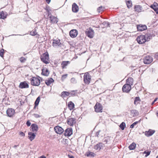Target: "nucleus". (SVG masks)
<instances>
[{
  "label": "nucleus",
  "mask_w": 158,
  "mask_h": 158,
  "mask_svg": "<svg viewBox=\"0 0 158 158\" xmlns=\"http://www.w3.org/2000/svg\"><path fill=\"white\" fill-rule=\"evenodd\" d=\"M4 51L5 50L3 49H2L0 50V56L3 58V57Z\"/></svg>",
  "instance_id": "nucleus-42"
},
{
  "label": "nucleus",
  "mask_w": 158,
  "mask_h": 158,
  "mask_svg": "<svg viewBox=\"0 0 158 158\" xmlns=\"http://www.w3.org/2000/svg\"><path fill=\"white\" fill-rule=\"evenodd\" d=\"M19 135L22 136H25V134L23 132L20 131L19 132Z\"/></svg>",
  "instance_id": "nucleus-51"
},
{
  "label": "nucleus",
  "mask_w": 158,
  "mask_h": 158,
  "mask_svg": "<svg viewBox=\"0 0 158 158\" xmlns=\"http://www.w3.org/2000/svg\"><path fill=\"white\" fill-rule=\"evenodd\" d=\"M67 74H65L62 75L61 77V80L62 81H63L67 77Z\"/></svg>",
  "instance_id": "nucleus-46"
},
{
  "label": "nucleus",
  "mask_w": 158,
  "mask_h": 158,
  "mask_svg": "<svg viewBox=\"0 0 158 158\" xmlns=\"http://www.w3.org/2000/svg\"><path fill=\"white\" fill-rule=\"evenodd\" d=\"M126 3L127 5V7L128 8H130L131 7H132V2L131 1L128 0L126 1Z\"/></svg>",
  "instance_id": "nucleus-37"
},
{
  "label": "nucleus",
  "mask_w": 158,
  "mask_h": 158,
  "mask_svg": "<svg viewBox=\"0 0 158 158\" xmlns=\"http://www.w3.org/2000/svg\"><path fill=\"white\" fill-rule=\"evenodd\" d=\"M30 35L32 36L36 35V37L38 38L40 36V35L37 34V32H36V29L35 28L34 29L30 32Z\"/></svg>",
  "instance_id": "nucleus-29"
},
{
  "label": "nucleus",
  "mask_w": 158,
  "mask_h": 158,
  "mask_svg": "<svg viewBox=\"0 0 158 158\" xmlns=\"http://www.w3.org/2000/svg\"><path fill=\"white\" fill-rule=\"evenodd\" d=\"M67 156L69 157V158H74L73 156L71 155H70L69 154H68L67 155Z\"/></svg>",
  "instance_id": "nucleus-55"
},
{
  "label": "nucleus",
  "mask_w": 158,
  "mask_h": 158,
  "mask_svg": "<svg viewBox=\"0 0 158 158\" xmlns=\"http://www.w3.org/2000/svg\"><path fill=\"white\" fill-rule=\"evenodd\" d=\"M78 34V31L76 29H73L70 31L69 35L70 37L72 38H74L76 37Z\"/></svg>",
  "instance_id": "nucleus-15"
},
{
  "label": "nucleus",
  "mask_w": 158,
  "mask_h": 158,
  "mask_svg": "<svg viewBox=\"0 0 158 158\" xmlns=\"http://www.w3.org/2000/svg\"><path fill=\"white\" fill-rule=\"evenodd\" d=\"M150 153V152L145 151L143 152V154H146V155L145 156V157H147L149 155Z\"/></svg>",
  "instance_id": "nucleus-48"
},
{
  "label": "nucleus",
  "mask_w": 158,
  "mask_h": 158,
  "mask_svg": "<svg viewBox=\"0 0 158 158\" xmlns=\"http://www.w3.org/2000/svg\"><path fill=\"white\" fill-rule=\"evenodd\" d=\"M155 132V130L150 129L148 131H145V135L147 137H149L154 134Z\"/></svg>",
  "instance_id": "nucleus-20"
},
{
  "label": "nucleus",
  "mask_w": 158,
  "mask_h": 158,
  "mask_svg": "<svg viewBox=\"0 0 158 158\" xmlns=\"http://www.w3.org/2000/svg\"><path fill=\"white\" fill-rule=\"evenodd\" d=\"M79 10V8L78 6L75 3H74L72 5V10L73 12H77Z\"/></svg>",
  "instance_id": "nucleus-23"
},
{
  "label": "nucleus",
  "mask_w": 158,
  "mask_h": 158,
  "mask_svg": "<svg viewBox=\"0 0 158 158\" xmlns=\"http://www.w3.org/2000/svg\"><path fill=\"white\" fill-rule=\"evenodd\" d=\"M134 9V11L137 13H139L143 11L142 7L141 6L139 5H135Z\"/></svg>",
  "instance_id": "nucleus-11"
},
{
  "label": "nucleus",
  "mask_w": 158,
  "mask_h": 158,
  "mask_svg": "<svg viewBox=\"0 0 158 158\" xmlns=\"http://www.w3.org/2000/svg\"><path fill=\"white\" fill-rule=\"evenodd\" d=\"M96 154L92 152H89V156L93 157L96 156Z\"/></svg>",
  "instance_id": "nucleus-49"
},
{
  "label": "nucleus",
  "mask_w": 158,
  "mask_h": 158,
  "mask_svg": "<svg viewBox=\"0 0 158 158\" xmlns=\"http://www.w3.org/2000/svg\"><path fill=\"white\" fill-rule=\"evenodd\" d=\"M49 19L50 21V22L52 23H56L58 21V19L57 17L55 16H50Z\"/></svg>",
  "instance_id": "nucleus-13"
},
{
  "label": "nucleus",
  "mask_w": 158,
  "mask_h": 158,
  "mask_svg": "<svg viewBox=\"0 0 158 158\" xmlns=\"http://www.w3.org/2000/svg\"><path fill=\"white\" fill-rule=\"evenodd\" d=\"M19 87L21 89L27 88L29 87V85L26 81L21 82L19 85Z\"/></svg>",
  "instance_id": "nucleus-9"
},
{
  "label": "nucleus",
  "mask_w": 158,
  "mask_h": 158,
  "mask_svg": "<svg viewBox=\"0 0 158 158\" xmlns=\"http://www.w3.org/2000/svg\"><path fill=\"white\" fill-rule=\"evenodd\" d=\"M134 80L133 79L132 77H129L126 80V84H127L131 86L133 84Z\"/></svg>",
  "instance_id": "nucleus-26"
},
{
  "label": "nucleus",
  "mask_w": 158,
  "mask_h": 158,
  "mask_svg": "<svg viewBox=\"0 0 158 158\" xmlns=\"http://www.w3.org/2000/svg\"><path fill=\"white\" fill-rule=\"evenodd\" d=\"M54 82V80L51 77L49 78L48 80L45 81V84L48 86L50 85L52 83H53Z\"/></svg>",
  "instance_id": "nucleus-28"
},
{
  "label": "nucleus",
  "mask_w": 158,
  "mask_h": 158,
  "mask_svg": "<svg viewBox=\"0 0 158 158\" xmlns=\"http://www.w3.org/2000/svg\"><path fill=\"white\" fill-rule=\"evenodd\" d=\"M73 133L72 128H68L66 129L64 133V135L65 136H70Z\"/></svg>",
  "instance_id": "nucleus-12"
},
{
  "label": "nucleus",
  "mask_w": 158,
  "mask_h": 158,
  "mask_svg": "<svg viewBox=\"0 0 158 158\" xmlns=\"http://www.w3.org/2000/svg\"><path fill=\"white\" fill-rule=\"evenodd\" d=\"M54 130L57 134H61L64 131V129L60 127L57 126L54 128Z\"/></svg>",
  "instance_id": "nucleus-8"
},
{
  "label": "nucleus",
  "mask_w": 158,
  "mask_h": 158,
  "mask_svg": "<svg viewBox=\"0 0 158 158\" xmlns=\"http://www.w3.org/2000/svg\"><path fill=\"white\" fill-rule=\"evenodd\" d=\"M69 92L70 95L69 97H74L77 95V90H72Z\"/></svg>",
  "instance_id": "nucleus-34"
},
{
  "label": "nucleus",
  "mask_w": 158,
  "mask_h": 158,
  "mask_svg": "<svg viewBox=\"0 0 158 158\" xmlns=\"http://www.w3.org/2000/svg\"><path fill=\"white\" fill-rule=\"evenodd\" d=\"M40 158H46V157L44 155L40 157Z\"/></svg>",
  "instance_id": "nucleus-59"
},
{
  "label": "nucleus",
  "mask_w": 158,
  "mask_h": 158,
  "mask_svg": "<svg viewBox=\"0 0 158 158\" xmlns=\"http://www.w3.org/2000/svg\"><path fill=\"white\" fill-rule=\"evenodd\" d=\"M155 58L157 60H158V53H156L155 55Z\"/></svg>",
  "instance_id": "nucleus-56"
},
{
  "label": "nucleus",
  "mask_w": 158,
  "mask_h": 158,
  "mask_svg": "<svg viewBox=\"0 0 158 158\" xmlns=\"http://www.w3.org/2000/svg\"><path fill=\"white\" fill-rule=\"evenodd\" d=\"M119 127L122 130H123L124 128L126 127L125 123L123 122L120 125Z\"/></svg>",
  "instance_id": "nucleus-39"
},
{
  "label": "nucleus",
  "mask_w": 158,
  "mask_h": 158,
  "mask_svg": "<svg viewBox=\"0 0 158 158\" xmlns=\"http://www.w3.org/2000/svg\"><path fill=\"white\" fill-rule=\"evenodd\" d=\"M136 144L135 143H132L128 147V148L130 150H132L135 149L136 147Z\"/></svg>",
  "instance_id": "nucleus-35"
},
{
  "label": "nucleus",
  "mask_w": 158,
  "mask_h": 158,
  "mask_svg": "<svg viewBox=\"0 0 158 158\" xmlns=\"http://www.w3.org/2000/svg\"><path fill=\"white\" fill-rule=\"evenodd\" d=\"M70 62L69 61H63L61 63V67L62 69L66 68V66L69 64Z\"/></svg>",
  "instance_id": "nucleus-24"
},
{
  "label": "nucleus",
  "mask_w": 158,
  "mask_h": 158,
  "mask_svg": "<svg viewBox=\"0 0 158 158\" xmlns=\"http://www.w3.org/2000/svg\"><path fill=\"white\" fill-rule=\"evenodd\" d=\"M94 35V31L89 27V38H93Z\"/></svg>",
  "instance_id": "nucleus-38"
},
{
  "label": "nucleus",
  "mask_w": 158,
  "mask_h": 158,
  "mask_svg": "<svg viewBox=\"0 0 158 158\" xmlns=\"http://www.w3.org/2000/svg\"><path fill=\"white\" fill-rule=\"evenodd\" d=\"M31 123L29 120H28L26 123V124L28 127L30 126L31 125Z\"/></svg>",
  "instance_id": "nucleus-53"
},
{
  "label": "nucleus",
  "mask_w": 158,
  "mask_h": 158,
  "mask_svg": "<svg viewBox=\"0 0 158 158\" xmlns=\"http://www.w3.org/2000/svg\"><path fill=\"white\" fill-rule=\"evenodd\" d=\"M140 101V99L139 97H136L135 98L134 103L135 105H137L139 103V101Z\"/></svg>",
  "instance_id": "nucleus-40"
},
{
  "label": "nucleus",
  "mask_w": 158,
  "mask_h": 158,
  "mask_svg": "<svg viewBox=\"0 0 158 158\" xmlns=\"http://www.w3.org/2000/svg\"><path fill=\"white\" fill-rule=\"evenodd\" d=\"M150 7L153 9L157 14L158 13V4L156 2H155L153 4L151 5Z\"/></svg>",
  "instance_id": "nucleus-19"
},
{
  "label": "nucleus",
  "mask_w": 158,
  "mask_h": 158,
  "mask_svg": "<svg viewBox=\"0 0 158 158\" xmlns=\"http://www.w3.org/2000/svg\"><path fill=\"white\" fill-rule=\"evenodd\" d=\"M130 114L132 116L134 117L138 115L139 114V112L136 110H130Z\"/></svg>",
  "instance_id": "nucleus-25"
},
{
  "label": "nucleus",
  "mask_w": 158,
  "mask_h": 158,
  "mask_svg": "<svg viewBox=\"0 0 158 158\" xmlns=\"http://www.w3.org/2000/svg\"><path fill=\"white\" fill-rule=\"evenodd\" d=\"M45 1L48 4H49L51 1V0H45Z\"/></svg>",
  "instance_id": "nucleus-58"
},
{
  "label": "nucleus",
  "mask_w": 158,
  "mask_h": 158,
  "mask_svg": "<svg viewBox=\"0 0 158 158\" xmlns=\"http://www.w3.org/2000/svg\"><path fill=\"white\" fill-rule=\"evenodd\" d=\"M158 99V98H155V99L154 100V102H156Z\"/></svg>",
  "instance_id": "nucleus-61"
},
{
  "label": "nucleus",
  "mask_w": 158,
  "mask_h": 158,
  "mask_svg": "<svg viewBox=\"0 0 158 158\" xmlns=\"http://www.w3.org/2000/svg\"><path fill=\"white\" fill-rule=\"evenodd\" d=\"M44 9L47 12L51 10L49 6L48 5L46 6Z\"/></svg>",
  "instance_id": "nucleus-45"
},
{
  "label": "nucleus",
  "mask_w": 158,
  "mask_h": 158,
  "mask_svg": "<svg viewBox=\"0 0 158 158\" xmlns=\"http://www.w3.org/2000/svg\"><path fill=\"white\" fill-rule=\"evenodd\" d=\"M103 143H99L94 146V149L100 151L103 147Z\"/></svg>",
  "instance_id": "nucleus-31"
},
{
  "label": "nucleus",
  "mask_w": 158,
  "mask_h": 158,
  "mask_svg": "<svg viewBox=\"0 0 158 158\" xmlns=\"http://www.w3.org/2000/svg\"><path fill=\"white\" fill-rule=\"evenodd\" d=\"M156 115L158 117V112L157 113Z\"/></svg>",
  "instance_id": "nucleus-63"
},
{
  "label": "nucleus",
  "mask_w": 158,
  "mask_h": 158,
  "mask_svg": "<svg viewBox=\"0 0 158 158\" xmlns=\"http://www.w3.org/2000/svg\"><path fill=\"white\" fill-rule=\"evenodd\" d=\"M33 115L36 118H40L41 116V115H40L37 114H33Z\"/></svg>",
  "instance_id": "nucleus-47"
},
{
  "label": "nucleus",
  "mask_w": 158,
  "mask_h": 158,
  "mask_svg": "<svg viewBox=\"0 0 158 158\" xmlns=\"http://www.w3.org/2000/svg\"><path fill=\"white\" fill-rule=\"evenodd\" d=\"M84 81L85 84H89V72L85 73L83 77Z\"/></svg>",
  "instance_id": "nucleus-17"
},
{
  "label": "nucleus",
  "mask_w": 158,
  "mask_h": 158,
  "mask_svg": "<svg viewBox=\"0 0 158 158\" xmlns=\"http://www.w3.org/2000/svg\"><path fill=\"white\" fill-rule=\"evenodd\" d=\"M42 79V78L39 76L32 77L30 79L31 84L33 86H38L40 83V80Z\"/></svg>",
  "instance_id": "nucleus-2"
},
{
  "label": "nucleus",
  "mask_w": 158,
  "mask_h": 158,
  "mask_svg": "<svg viewBox=\"0 0 158 158\" xmlns=\"http://www.w3.org/2000/svg\"><path fill=\"white\" fill-rule=\"evenodd\" d=\"M40 101V97L39 96L36 98L35 101V106L34 107V109H35L36 107L38 105L39 102Z\"/></svg>",
  "instance_id": "nucleus-36"
},
{
  "label": "nucleus",
  "mask_w": 158,
  "mask_h": 158,
  "mask_svg": "<svg viewBox=\"0 0 158 158\" xmlns=\"http://www.w3.org/2000/svg\"><path fill=\"white\" fill-rule=\"evenodd\" d=\"M71 82L72 83H74L76 82V80L75 78H72L71 79Z\"/></svg>",
  "instance_id": "nucleus-50"
},
{
  "label": "nucleus",
  "mask_w": 158,
  "mask_h": 158,
  "mask_svg": "<svg viewBox=\"0 0 158 158\" xmlns=\"http://www.w3.org/2000/svg\"><path fill=\"white\" fill-rule=\"evenodd\" d=\"M104 9V7H103L102 6H100L97 9L98 12L99 13H100L103 11Z\"/></svg>",
  "instance_id": "nucleus-41"
},
{
  "label": "nucleus",
  "mask_w": 158,
  "mask_h": 158,
  "mask_svg": "<svg viewBox=\"0 0 158 158\" xmlns=\"http://www.w3.org/2000/svg\"><path fill=\"white\" fill-rule=\"evenodd\" d=\"M19 146V145H15L13 147L14 148H16L18 146Z\"/></svg>",
  "instance_id": "nucleus-60"
},
{
  "label": "nucleus",
  "mask_w": 158,
  "mask_h": 158,
  "mask_svg": "<svg viewBox=\"0 0 158 158\" xmlns=\"http://www.w3.org/2000/svg\"><path fill=\"white\" fill-rule=\"evenodd\" d=\"M47 13H48V17L49 18V17L50 16H53L52 15L51 13L50 12V11H49L48 12H47Z\"/></svg>",
  "instance_id": "nucleus-54"
},
{
  "label": "nucleus",
  "mask_w": 158,
  "mask_h": 158,
  "mask_svg": "<svg viewBox=\"0 0 158 158\" xmlns=\"http://www.w3.org/2000/svg\"><path fill=\"white\" fill-rule=\"evenodd\" d=\"M76 119L75 118H68L67 120V123L71 126H73L76 123Z\"/></svg>",
  "instance_id": "nucleus-7"
},
{
  "label": "nucleus",
  "mask_w": 158,
  "mask_h": 158,
  "mask_svg": "<svg viewBox=\"0 0 158 158\" xmlns=\"http://www.w3.org/2000/svg\"><path fill=\"white\" fill-rule=\"evenodd\" d=\"M131 87L130 85H129L126 83L123 85L122 90L124 93H128L131 91Z\"/></svg>",
  "instance_id": "nucleus-5"
},
{
  "label": "nucleus",
  "mask_w": 158,
  "mask_h": 158,
  "mask_svg": "<svg viewBox=\"0 0 158 158\" xmlns=\"http://www.w3.org/2000/svg\"><path fill=\"white\" fill-rule=\"evenodd\" d=\"M7 15L8 14L6 12L2 11L0 13V18L1 19H5L6 18Z\"/></svg>",
  "instance_id": "nucleus-27"
},
{
  "label": "nucleus",
  "mask_w": 158,
  "mask_h": 158,
  "mask_svg": "<svg viewBox=\"0 0 158 158\" xmlns=\"http://www.w3.org/2000/svg\"><path fill=\"white\" fill-rule=\"evenodd\" d=\"M36 133H32V132H29L28 133V137L31 141H32L35 138Z\"/></svg>",
  "instance_id": "nucleus-22"
},
{
  "label": "nucleus",
  "mask_w": 158,
  "mask_h": 158,
  "mask_svg": "<svg viewBox=\"0 0 158 158\" xmlns=\"http://www.w3.org/2000/svg\"><path fill=\"white\" fill-rule=\"evenodd\" d=\"M3 100H6V98H3Z\"/></svg>",
  "instance_id": "nucleus-64"
},
{
  "label": "nucleus",
  "mask_w": 158,
  "mask_h": 158,
  "mask_svg": "<svg viewBox=\"0 0 158 158\" xmlns=\"http://www.w3.org/2000/svg\"><path fill=\"white\" fill-rule=\"evenodd\" d=\"M99 20L97 18H95L94 19L91 20V25L93 27H97V25L98 24Z\"/></svg>",
  "instance_id": "nucleus-14"
},
{
  "label": "nucleus",
  "mask_w": 158,
  "mask_h": 158,
  "mask_svg": "<svg viewBox=\"0 0 158 158\" xmlns=\"http://www.w3.org/2000/svg\"><path fill=\"white\" fill-rule=\"evenodd\" d=\"M138 30L139 31H142L146 30L147 29V27L145 25L140 24L137 26Z\"/></svg>",
  "instance_id": "nucleus-21"
},
{
  "label": "nucleus",
  "mask_w": 158,
  "mask_h": 158,
  "mask_svg": "<svg viewBox=\"0 0 158 158\" xmlns=\"http://www.w3.org/2000/svg\"><path fill=\"white\" fill-rule=\"evenodd\" d=\"M49 73V72L48 69H43L42 70L41 74L44 76H48Z\"/></svg>",
  "instance_id": "nucleus-30"
},
{
  "label": "nucleus",
  "mask_w": 158,
  "mask_h": 158,
  "mask_svg": "<svg viewBox=\"0 0 158 158\" xmlns=\"http://www.w3.org/2000/svg\"><path fill=\"white\" fill-rule=\"evenodd\" d=\"M140 122V120H139L138 121H136L133 124H132L130 126V127L131 128H134V126L135 125L137 124L139 122Z\"/></svg>",
  "instance_id": "nucleus-44"
},
{
  "label": "nucleus",
  "mask_w": 158,
  "mask_h": 158,
  "mask_svg": "<svg viewBox=\"0 0 158 158\" xmlns=\"http://www.w3.org/2000/svg\"><path fill=\"white\" fill-rule=\"evenodd\" d=\"M41 60L45 64H47L49 62V55L47 52L43 54V55L40 56Z\"/></svg>",
  "instance_id": "nucleus-3"
},
{
  "label": "nucleus",
  "mask_w": 158,
  "mask_h": 158,
  "mask_svg": "<svg viewBox=\"0 0 158 158\" xmlns=\"http://www.w3.org/2000/svg\"><path fill=\"white\" fill-rule=\"evenodd\" d=\"M155 102H154V101L152 102V105H153V104L154 103H155Z\"/></svg>",
  "instance_id": "nucleus-62"
},
{
  "label": "nucleus",
  "mask_w": 158,
  "mask_h": 158,
  "mask_svg": "<svg viewBox=\"0 0 158 158\" xmlns=\"http://www.w3.org/2000/svg\"><path fill=\"white\" fill-rule=\"evenodd\" d=\"M95 111L97 113L102 112L103 106L99 102H97L94 107Z\"/></svg>",
  "instance_id": "nucleus-4"
},
{
  "label": "nucleus",
  "mask_w": 158,
  "mask_h": 158,
  "mask_svg": "<svg viewBox=\"0 0 158 158\" xmlns=\"http://www.w3.org/2000/svg\"><path fill=\"white\" fill-rule=\"evenodd\" d=\"M74 104L72 101H70L68 102V107L70 110H73L74 108Z\"/></svg>",
  "instance_id": "nucleus-32"
},
{
  "label": "nucleus",
  "mask_w": 158,
  "mask_h": 158,
  "mask_svg": "<svg viewBox=\"0 0 158 158\" xmlns=\"http://www.w3.org/2000/svg\"><path fill=\"white\" fill-rule=\"evenodd\" d=\"M85 155L87 156H89V152L87 151L85 153Z\"/></svg>",
  "instance_id": "nucleus-57"
},
{
  "label": "nucleus",
  "mask_w": 158,
  "mask_h": 158,
  "mask_svg": "<svg viewBox=\"0 0 158 158\" xmlns=\"http://www.w3.org/2000/svg\"><path fill=\"white\" fill-rule=\"evenodd\" d=\"M69 92L68 91H63L61 93V96L63 98L65 97H69Z\"/></svg>",
  "instance_id": "nucleus-33"
},
{
  "label": "nucleus",
  "mask_w": 158,
  "mask_h": 158,
  "mask_svg": "<svg viewBox=\"0 0 158 158\" xmlns=\"http://www.w3.org/2000/svg\"><path fill=\"white\" fill-rule=\"evenodd\" d=\"M152 61V58L149 56H146L143 59V62L146 64H150Z\"/></svg>",
  "instance_id": "nucleus-6"
},
{
  "label": "nucleus",
  "mask_w": 158,
  "mask_h": 158,
  "mask_svg": "<svg viewBox=\"0 0 158 158\" xmlns=\"http://www.w3.org/2000/svg\"><path fill=\"white\" fill-rule=\"evenodd\" d=\"M15 110L12 108H8L6 110V114L9 117H12L14 114Z\"/></svg>",
  "instance_id": "nucleus-16"
},
{
  "label": "nucleus",
  "mask_w": 158,
  "mask_h": 158,
  "mask_svg": "<svg viewBox=\"0 0 158 158\" xmlns=\"http://www.w3.org/2000/svg\"><path fill=\"white\" fill-rule=\"evenodd\" d=\"M85 33L86 35L89 37V30L87 29L86 31H85Z\"/></svg>",
  "instance_id": "nucleus-52"
},
{
  "label": "nucleus",
  "mask_w": 158,
  "mask_h": 158,
  "mask_svg": "<svg viewBox=\"0 0 158 158\" xmlns=\"http://www.w3.org/2000/svg\"><path fill=\"white\" fill-rule=\"evenodd\" d=\"M152 37L150 35L146 34L145 35H140L136 39L137 42L139 44H142L146 41H149Z\"/></svg>",
  "instance_id": "nucleus-1"
},
{
  "label": "nucleus",
  "mask_w": 158,
  "mask_h": 158,
  "mask_svg": "<svg viewBox=\"0 0 158 158\" xmlns=\"http://www.w3.org/2000/svg\"><path fill=\"white\" fill-rule=\"evenodd\" d=\"M31 130L33 132H35V133L38 131V127L37 125L36 124H32L31 126Z\"/></svg>",
  "instance_id": "nucleus-18"
},
{
  "label": "nucleus",
  "mask_w": 158,
  "mask_h": 158,
  "mask_svg": "<svg viewBox=\"0 0 158 158\" xmlns=\"http://www.w3.org/2000/svg\"><path fill=\"white\" fill-rule=\"evenodd\" d=\"M19 60L21 63H24L26 60V59L23 57H21L19 58Z\"/></svg>",
  "instance_id": "nucleus-43"
},
{
  "label": "nucleus",
  "mask_w": 158,
  "mask_h": 158,
  "mask_svg": "<svg viewBox=\"0 0 158 158\" xmlns=\"http://www.w3.org/2000/svg\"><path fill=\"white\" fill-rule=\"evenodd\" d=\"M60 41V40L59 39L53 40L52 43V46L55 47L57 46L61 47V43Z\"/></svg>",
  "instance_id": "nucleus-10"
}]
</instances>
